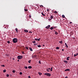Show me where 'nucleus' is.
<instances>
[{
    "label": "nucleus",
    "instance_id": "1",
    "mask_svg": "<svg viewBox=\"0 0 78 78\" xmlns=\"http://www.w3.org/2000/svg\"><path fill=\"white\" fill-rule=\"evenodd\" d=\"M13 42L14 43H16L17 42V39L16 38H14L13 39Z\"/></svg>",
    "mask_w": 78,
    "mask_h": 78
},
{
    "label": "nucleus",
    "instance_id": "2",
    "mask_svg": "<svg viewBox=\"0 0 78 78\" xmlns=\"http://www.w3.org/2000/svg\"><path fill=\"white\" fill-rule=\"evenodd\" d=\"M23 58L22 55H19L17 56V58L19 59H21Z\"/></svg>",
    "mask_w": 78,
    "mask_h": 78
},
{
    "label": "nucleus",
    "instance_id": "3",
    "mask_svg": "<svg viewBox=\"0 0 78 78\" xmlns=\"http://www.w3.org/2000/svg\"><path fill=\"white\" fill-rule=\"evenodd\" d=\"M44 75H47V76H50L51 75L50 73H45L44 74Z\"/></svg>",
    "mask_w": 78,
    "mask_h": 78
},
{
    "label": "nucleus",
    "instance_id": "4",
    "mask_svg": "<svg viewBox=\"0 0 78 78\" xmlns=\"http://www.w3.org/2000/svg\"><path fill=\"white\" fill-rule=\"evenodd\" d=\"M37 56V55H32V58H36Z\"/></svg>",
    "mask_w": 78,
    "mask_h": 78
},
{
    "label": "nucleus",
    "instance_id": "5",
    "mask_svg": "<svg viewBox=\"0 0 78 78\" xmlns=\"http://www.w3.org/2000/svg\"><path fill=\"white\" fill-rule=\"evenodd\" d=\"M50 25H48V26L46 27H45V28H47V29H48V28H50Z\"/></svg>",
    "mask_w": 78,
    "mask_h": 78
},
{
    "label": "nucleus",
    "instance_id": "6",
    "mask_svg": "<svg viewBox=\"0 0 78 78\" xmlns=\"http://www.w3.org/2000/svg\"><path fill=\"white\" fill-rule=\"evenodd\" d=\"M40 39H41V38L37 39V38H35L34 39V40L35 41H40Z\"/></svg>",
    "mask_w": 78,
    "mask_h": 78
},
{
    "label": "nucleus",
    "instance_id": "7",
    "mask_svg": "<svg viewBox=\"0 0 78 78\" xmlns=\"http://www.w3.org/2000/svg\"><path fill=\"white\" fill-rule=\"evenodd\" d=\"M65 45L66 48H68V47H69L68 46V45H67V43H65Z\"/></svg>",
    "mask_w": 78,
    "mask_h": 78
},
{
    "label": "nucleus",
    "instance_id": "8",
    "mask_svg": "<svg viewBox=\"0 0 78 78\" xmlns=\"http://www.w3.org/2000/svg\"><path fill=\"white\" fill-rule=\"evenodd\" d=\"M65 72H66L67 71H70V69H67L66 70H65Z\"/></svg>",
    "mask_w": 78,
    "mask_h": 78
},
{
    "label": "nucleus",
    "instance_id": "9",
    "mask_svg": "<svg viewBox=\"0 0 78 78\" xmlns=\"http://www.w3.org/2000/svg\"><path fill=\"white\" fill-rule=\"evenodd\" d=\"M24 32H26V33H28V30H24Z\"/></svg>",
    "mask_w": 78,
    "mask_h": 78
},
{
    "label": "nucleus",
    "instance_id": "10",
    "mask_svg": "<svg viewBox=\"0 0 78 78\" xmlns=\"http://www.w3.org/2000/svg\"><path fill=\"white\" fill-rule=\"evenodd\" d=\"M64 61L65 63H66V64H67V63H68V62L67 61L64 60Z\"/></svg>",
    "mask_w": 78,
    "mask_h": 78
},
{
    "label": "nucleus",
    "instance_id": "11",
    "mask_svg": "<svg viewBox=\"0 0 78 78\" xmlns=\"http://www.w3.org/2000/svg\"><path fill=\"white\" fill-rule=\"evenodd\" d=\"M29 49L30 51H33V49H32V48H30Z\"/></svg>",
    "mask_w": 78,
    "mask_h": 78
},
{
    "label": "nucleus",
    "instance_id": "12",
    "mask_svg": "<svg viewBox=\"0 0 78 78\" xmlns=\"http://www.w3.org/2000/svg\"><path fill=\"white\" fill-rule=\"evenodd\" d=\"M78 55V53H76V55L75 54L74 55V57H75V56H77V55Z\"/></svg>",
    "mask_w": 78,
    "mask_h": 78
},
{
    "label": "nucleus",
    "instance_id": "13",
    "mask_svg": "<svg viewBox=\"0 0 78 78\" xmlns=\"http://www.w3.org/2000/svg\"><path fill=\"white\" fill-rule=\"evenodd\" d=\"M69 58H70V57H68L66 59H67V61H69Z\"/></svg>",
    "mask_w": 78,
    "mask_h": 78
},
{
    "label": "nucleus",
    "instance_id": "14",
    "mask_svg": "<svg viewBox=\"0 0 78 78\" xmlns=\"http://www.w3.org/2000/svg\"><path fill=\"white\" fill-rule=\"evenodd\" d=\"M28 68L29 69H31V68H32V67L31 66H28Z\"/></svg>",
    "mask_w": 78,
    "mask_h": 78
},
{
    "label": "nucleus",
    "instance_id": "15",
    "mask_svg": "<svg viewBox=\"0 0 78 78\" xmlns=\"http://www.w3.org/2000/svg\"><path fill=\"white\" fill-rule=\"evenodd\" d=\"M16 33H18V29H17V28H16Z\"/></svg>",
    "mask_w": 78,
    "mask_h": 78
},
{
    "label": "nucleus",
    "instance_id": "16",
    "mask_svg": "<svg viewBox=\"0 0 78 78\" xmlns=\"http://www.w3.org/2000/svg\"><path fill=\"white\" fill-rule=\"evenodd\" d=\"M38 73H39V75L40 76H41V75H42V73H41V72H39Z\"/></svg>",
    "mask_w": 78,
    "mask_h": 78
},
{
    "label": "nucleus",
    "instance_id": "17",
    "mask_svg": "<svg viewBox=\"0 0 78 78\" xmlns=\"http://www.w3.org/2000/svg\"><path fill=\"white\" fill-rule=\"evenodd\" d=\"M59 43L60 44H62V41H59Z\"/></svg>",
    "mask_w": 78,
    "mask_h": 78
},
{
    "label": "nucleus",
    "instance_id": "18",
    "mask_svg": "<svg viewBox=\"0 0 78 78\" xmlns=\"http://www.w3.org/2000/svg\"><path fill=\"white\" fill-rule=\"evenodd\" d=\"M41 14L43 16H45V14H44V13L43 12L41 13Z\"/></svg>",
    "mask_w": 78,
    "mask_h": 78
},
{
    "label": "nucleus",
    "instance_id": "19",
    "mask_svg": "<svg viewBox=\"0 0 78 78\" xmlns=\"http://www.w3.org/2000/svg\"><path fill=\"white\" fill-rule=\"evenodd\" d=\"M50 18L52 19L53 18V16H51L50 17Z\"/></svg>",
    "mask_w": 78,
    "mask_h": 78
},
{
    "label": "nucleus",
    "instance_id": "20",
    "mask_svg": "<svg viewBox=\"0 0 78 78\" xmlns=\"http://www.w3.org/2000/svg\"><path fill=\"white\" fill-rule=\"evenodd\" d=\"M53 27H51L50 30H53Z\"/></svg>",
    "mask_w": 78,
    "mask_h": 78
},
{
    "label": "nucleus",
    "instance_id": "21",
    "mask_svg": "<svg viewBox=\"0 0 78 78\" xmlns=\"http://www.w3.org/2000/svg\"><path fill=\"white\" fill-rule=\"evenodd\" d=\"M62 17L63 18H64L65 17V16L64 15H62Z\"/></svg>",
    "mask_w": 78,
    "mask_h": 78
},
{
    "label": "nucleus",
    "instance_id": "22",
    "mask_svg": "<svg viewBox=\"0 0 78 78\" xmlns=\"http://www.w3.org/2000/svg\"><path fill=\"white\" fill-rule=\"evenodd\" d=\"M47 72H50V70H49V69H47Z\"/></svg>",
    "mask_w": 78,
    "mask_h": 78
},
{
    "label": "nucleus",
    "instance_id": "23",
    "mask_svg": "<svg viewBox=\"0 0 78 78\" xmlns=\"http://www.w3.org/2000/svg\"><path fill=\"white\" fill-rule=\"evenodd\" d=\"M31 61L30 60H29V61H28V62L29 63H31Z\"/></svg>",
    "mask_w": 78,
    "mask_h": 78
},
{
    "label": "nucleus",
    "instance_id": "24",
    "mask_svg": "<svg viewBox=\"0 0 78 78\" xmlns=\"http://www.w3.org/2000/svg\"><path fill=\"white\" fill-rule=\"evenodd\" d=\"M25 69H28V67L27 66H25L24 67Z\"/></svg>",
    "mask_w": 78,
    "mask_h": 78
},
{
    "label": "nucleus",
    "instance_id": "25",
    "mask_svg": "<svg viewBox=\"0 0 78 78\" xmlns=\"http://www.w3.org/2000/svg\"><path fill=\"white\" fill-rule=\"evenodd\" d=\"M32 42L34 44H36V41H33Z\"/></svg>",
    "mask_w": 78,
    "mask_h": 78
},
{
    "label": "nucleus",
    "instance_id": "26",
    "mask_svg": "<svg viewBox=\"0 0 78 78\" xmlns=\"http://www.w3.org/2000/svg\"><path fill=\"white\" fill-rule=\"evenodd\" d=\"M56 49L57 50H58V49H59V47H57Z\"/></svg>",
    "mask_w": 78,
    "mask_h": 78
},
{
    "label": "nucleus",
    "instance_id": "27",
    "mask_svg": "<svg viewBox=\"0 0 78 78\" xmlns=\"http://www.w3.org/2000/svg\"><path fill=\"white\" fill-rule=\"evenodd\" d=\"M4 73H5L6 72V69H4L3 70Z\"/></svg>",
    "mask_w": 78,
    "mask_h": 78
},
{
    "label": "nucleus",
    "instance_id": "28",
    "mask_svg": "<svg viewBox=\"0 0 78 78\" xmlns=\"http://www.w3.org/2000/svg\"><path fill=\"white\" fill-rule=\"evenodd\" d=\"M70 33L71 34H73V32L71 31L70 32Z\"/></svg>",
    "mask_w": 78,
    "mask_h": 78
},
{
    "label": "nucleus",
    "instance_id": "29",
    "mask_svg": "<svg viewBox=\"0 0 78 78\" xmlns=\"http://www.w3.org/2000/svg\"><path fill=\"white\" fill-rule=\"evenodd\" d=\"M53 70V67H51V72L52 71V70Z\"/></svg>",
    "mask_w": 78,
    "mask_h": 78
},
{
    "label": "nucleus",
    "instance_id": "30",
    "mask_svg": "<svg viewBox=\"0 0 78 78\" xmlns=\"http://www.w3.org/2000/svg\"><path fill=\"white\" fill-rule=\"evenodd\" d=\"M37 47H41V45H37Z\"/></svg>",
    "mask_w": 78,
    "mask_h": 78
},
{
    "label": "nucleus",
    "instance_id": "31",
    "mask_svg": "<svg viewBox=\"0 0 78 78\" xmlns=\"http://www.w3.org/2000/svg\"><path fill=\"white\" fill-rule=\"evenodd\" d=\"M25 47L27 49V50L28 49V47Z\"/></svg>",
    "mask_w": 78,
    "mask_h": 78
},
{
    "label": "nucleus",
    "instance_id": "32",
    "mask_svg": "<svg viewBox=\"0 0 78 78\" xmlns=\"http://www.w3.org/2000/svg\"><path fill=\"white\" fill-rule=\"evenodd\" d=\"M55 34H56V35H57V34H58V32H56L55 33Z\"/></svg>",
    "mask_w": 78,
    "mask_h": 78
},
{
    "label": "nucleus",
    "instance_id": "33",
    "mask_svg": "<svg viewBox=\"0 0 78 78\" xmlns=\"http://www.w3.org/2000/svg\"><path fill=\"white\" fill-rule=\"evenodd\" d=\"M7 43H8V44H10V41H7Z\"/></svg>",
    "mask_w": 78,
    "mask_h": 78
},
{
    "label": "nucleus",
    "instance_id": "34",
    "mask_svg": "<svg viewBox=\"0 0 78 78\" xmlns=\"http://www.w3.org/2000/svg\"><path fill=\"white\" fill-rule=\"evenodd\" d=\"M1 66L2 67H5V65H1Z\"/></svg>",
    "mask_w": 78,
    "mask_h": 78
},
{
    "label": "nucleus",
    "instance_id": "35",
    "mask_svg": "<svg viewBox=\"0 0 78 78\" xmlns=\"http://www.w3.org/2000/svg\"><path fill=\"white\" fill-rule=\"evenodd\" d=\"M25 11H28V9H24Z\"/></svg>",
    "mask_w": 78,
    "mask_h": 78
},
{
    "label": "nucleus",
    "instance_id": "36",
    "mask_svg": "<svg viewBox=\"0 0 78 78\" xmlns=\"http://www.w3.org/2000/svg\"><path fill=\"white\" fill-rule=\"evenodd\" d=\"M20 75H22V72H20Z\"/></svg>",
    "mask_w": 78,
    "mask_h": 78
},
{
    "label": "nucleus",
    "instance_id": "37",
    "mask_svg": "<svg viewBox=\"0 0 78 78\" xmlns=\"http://www.w3.org/2000/svg\"><path fill=\"white\" fill-rule=\"evenodd\" d=\"M54 12L55 13H56V14H57L58 13V12H57V11H55Z\"/></svg>",
    "mask_w": 78,
    "mask_h": 78
},
{
    "label": "nucleus",
    "instance_id": "38",
    "mask_svg": "<svg viewBox=\"0 0 78 78\" xmlns=\"http://www.w3.org/2000/svg\"><path fill=\"white\" fill-rule=\"evenodd\" d=\"M29 16V17H30V18H31V15H30Z\"/></svg>",
    "mask_w": 78,
    "mask_h": 78
},
{
    "label": "nucleus",
    "instance_id": "39",
    "mask_svg": "<svg viewBox=\"0 0 78 78\" xmlns=\"http://www.w3.org/2000/svg\"><path fill=\"white\" fill-rule=\"evenodd\" d=\"M40 7H43V5H41Z\"/></svg>",
    "mask_w": 78,
    "mask_h": 78
},
{
    "label": "nucleus",
    "instance_id": "40",
    "mask_svg": "<svg viewBox=\"0 0 78 78\" xmlns=\"http://www.w3.org/2000/svg\"><path fill=\"white\" fill-rule=\"evenodd\" d=\"M12 72H13V73H15V71L13 70L12 71Z\"/></svg>",
    "mask_w": 78,
    "mask_h": 78
},
{
    "label": "nucleus",
    "instance_id": "41",
    "mask_svg": "<svg viewBox=\"0 0 78 78\" xmlns=\"http://www.w3.org/2000/svg\"><path fill=\"white\" fill-rule=\"evenodd\" d=\"M39 64H41V61L40 60L39 61Z\"/></svg>",
    "mask_w": 78,
    "mask_h": 78
},
{
    "label": "nucleus",
    "instance_id": "42",
    "mask_svg": "<svg viewBox=\"0 0 78 78\" xmlns=\"http://www.w3.org/2000/svg\"><path fill=\"white\" fill-rule=\"evenodd\" d=\"M7 77H8L9 76V74H8L7 75Z\"/></svg>",
    "mask_w": 78,
    "mask_h": 78
},
{
    "label": "nucleus",
    "instance_id": "43",
    "mask_svg": "<svg viewBox=\"0 0 78 78\" xmlns=\"http://www.w3.org/2000/svg\"><path fill=\"white\" fill-rule=\"evenodd\" d=\"M37 44H34V45H37Z\"/></svg>",
    "mask_w": 78,
    "mask_h": 78
},
{
    "label": "nucleus",
    "instance_id": "44",
    "mask_svg": "<svg viewBox=\"0 0 78 78\" xmlns=\"http://www.w3.org/2000/svg\"><path fill=\"white\" fill-rule=\"evenodd\" d=\"M29 33H32V32L29 31Z\"/></svg>",
    "mask_w": 78,
    "mask_h": 78
},
{
    "label": "nucleus",
    "instance_id": "45",
    "mask_svg": "<svg viewBox=\"0 0 78 78\" xmlns=\"http://www.w3.org/2000/svg\"><path fill=\"white\" fill-rule=\"evenodd\" d=\"M22 53H23V54H24L25 52H22Z\"/></svg>",
    "mask_w": 78,
    "mask_h": 78
},
{
    "label": "nucleus",
    "instance_id": "46",
    "mask_svg": "<svg viewBox=\"0 0 78 78\" xmlns=\"http://www.w3.org/2000/svg\"><path fill=\"white\" fill-rule=\"evenodd\" d=\"M28 78H31V77H30V76H28Z\"/></svg>",
    "mask_w": 78,
    "mask_h": 78
},
{
    "label": "nucleus",
    "instance_id": "47",
    "mask_svg": "<svg viewBox=\"0 0 78 78\" xmlns=\"http://www.w3.org/2000/svg\"><path fill=\"white\" fill-rule=\"evenodd\" d=\"M72 23V22H70L69 23H70V24H71V23Z\"/></svg>",
    "mask_w": 78,
    "mask_h": 78
},
{
    "label": "nucleus",
    "instance_id": "48",
    "mask_svg": "<svg viewBox=\"0 0 78 78\" xmlns=\"http://www.w3.org/2000/svg\"><path fill=\"white\" fill-rule=\"evenodd\" d=\"M43 47H45V45L44 44H43Z\"/></svg>",
    "mask_w": 78,
    "mask_h": 78
},
{
    "label": "nucleus",
    "instance_id": "49",
    "mask_svg": "<svg viewBox=\"0 0 78 78\" xmlns=\"http://www.w3.org/2000/svg\"><path fill=\"white\" fill-rule=\"evenodd\" d=\"M62 51H64V49H62Z\"/></svg>",
    "mask_w": 78,
    "mask_h": 78
},
{
    "label": "nucleus",
    "instance_id": "50",
    "mask_svg": "<svg viewBox=\"0 0 78 78\" xmlns=\"http://www.w3.org/2000/svg\"><path fill=\"white\" fill-rule=\"evenodd\" d=\"M17 61L18 62H19V59Z\"/></svg>",
    "mask_w": 78,
    "mask_h": 78
},
{
    "label": "nucleus",
    "instance_id": "51",
    "mask_svg": "<svg viewBox=\"0 0 78 78\" xmlns=\"http://www.w3.org/2000/svg\"><path fill=\"white\" fill-rule=\"evenodd\" d=\"M65 78H68V77L66 76L65 77Z\"/></svg>",
    "mask_w": 78,
    "mask_h": 78
},
{
    "label": "nucleus",
    "instance_id": "52",
    "mask_svg": "<svg viewBox=\"0 0 78 78\" xmlns=\"http://www.w3.org/2000/svg\"><path fill=\"white\" fill-rule=\"evenodd\" d=\"M56 27H54V28H56Z\"/></svg>",
    "mask_w": 78,
    "mask_h": 78
},
{
    "label": "nucleus",
    "instance_id": "53",
    "mask_svg": "<svg viewBox=\"0 0 78 78\" xmlns=\"http://www.w3.org/2000/svg\"><path fill=\"white\" fill-rule=\"evenodd\" d=\"M48 69H49V70H50V68H48Z\"/></svg>",
    "mask_w": 78,
    "mask_h": 78
},
{
    "label": "nucleus",
    "instance_id": "54",
    "mask_svg": "<svg viewBox=\"0 0 78 78\" xmlns=\"http://www.w3.org/2000/svg\"><path fill=\"white\" fill-rule=\"evenodd\" d=\"M13 60H14V58H13Z\"/></svg>",
    "mask_w": 78,
    "mask_h": 78
},
{
    "label": "nucleus",
    "instance_id": "55",
    "mask_svg": "<svg viewBox=\"0 0 78 78\" xmlns=\"http://www.w3.org/2000/svg\"><path fill=\"white\" fill-rule=\"evenodd\" d=\"M49 20H51V19H49Z\"/></svg>",
    "mask_w": 78,
    "mask_h": 78
}]
</instances>
